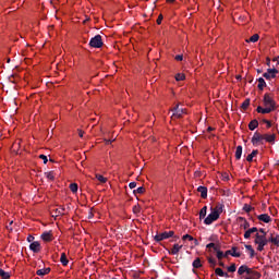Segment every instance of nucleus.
I'll use <instances>...</instances> for the list:
<instances>
[{
	"label": "nucleus",
	"instance_id": "8fccbe9b",
	"mask_svg": "<svg viewBox=\"0 0 279 279\" xmlns=\"http://www.w3.org/2000/svg\"><path fill=\"white\" fill-rule=\"evenodd\" d=\"M56 213H58V215H64V207H60Z\"/></svg>",
	"mask_w": 279,
	"mask_h": 279
},
{
	"label": "nucleus",
	"instance_id": "bb28decb",
	"mask_svg": "<svg viewBox=\"0 0 279 279\" xmlns=\"http://www.w3.org/2000/svg\"><path fill=\"white\" fill-rule=\"evenodd\" d=\"M245 250L250 251V258H254V256L256 255L254 247H252V245H250V244H246Z\"/></svg>",
	"mask_w": 279,
	"mask_h": 279
},
{
	"label": "nucleus",
	"instance_id": "393cba45",
	"mask_svg": "<svg viewBox=\"0 0 279 279\" xmlns=\"http://www.w3.org/2000/svg\"><path fill=\"white\" fill-rule=\"evenodd\" d=\"M60 263L63 265V267H66V265H69V258H66V253L61 254Z\"/></svg>",
	"mask_w": 279,
	"mask_h": 279
},
{
	"label": "nucleus",
	"instance_id": "69168bd1",
	"mask_svg": "<svg viewBox=\"0 0 279 279\" xmlns=\"http://www.w3.org/2000/svg\"><path fill=\"white\" fill-rule=\"evenodd\" d=\"M110 143H112V141L106 140V145H110Z\"/></svg>",
	"mask_w": 279,
	"mask_h": 279
},
{
	"label": "nucleus",
	"instance_id": "49530a36",
	"mask_svg": "<svg viewBox=\"0 0 279 279\" xmlns=\"http://www.w3.org/2000/svg\"><path fill=\"white\" fill-rule=\"evenodd\" d=\"M208 263L211 265V267H215L217 265V260L214 258H208Z\"/></svg>",
	"mask_w": 279,
	"mask_h": 279
},
{
	"label": "nucleus",
	"instance_id": "052dcab7",
	"mask_svg": "<svg viewBox=\"0 0 279 279\" xmlns=\"http://www.w3.org/2000/svg\"><path fill=\"white\" fill-rule=\"evenodd\" d=\"M272 62H277V64H279V59H278V57H276L275 59H272Z\"/></svg>",
	"mask_w": 279,
	"mask_h": 279
},
{
	"label": "nucleus",
	"instance_id": "f03ea898",
	"mask_svg": "<svg viewBox=\"0 0 279 279\" xmlns=\"http://www.w3.org/2000/svg\"><path fill=\"white\" fill-rule=\"evenodd\" d=\"M238 276H243L244 279H260V272L248 268L247 265H242L238 269Z\"/></svg>",
	"mask_w": 279,
	"mask_h": 279
},
{
	"label": "nucleus",
	"instance_id": "dca6fc26",
	"mask_svg": "<svg viewBox=\"0 0 279 279\" xmlns=\"http://www.w3.org/2000/svg\"><path fill=\"white\" fill-rule=\"evenodd\" d=\"M41 239L43 241H46L47 243L53 241V234L51 233V231H46L41 234Z\"/></svg>",
	"mask_w": 279,
	"mask_h": 279
},
{
	"label": "nucleus",
	"instance_id": "a18cd8bd",
	"mask_svg": "<svg viewBox=\"0 0 279 279\" xmlns=\"http://www.w3.org/2000/svg\"><path fill=\"white\" fill-rule=\"evenodd\" d=\"M174 60H177L178 62H182L184 60V57L182 54H177Z\"/></svg>",
	"mask_w": 279,
	"mask_h": 279
},
{
	"label": "nucleus",
	"instance_id": "4468645a",
	"mask_svg": "<svg viewBox=\"0 0 279 279\" xmlns=\"http://www.w3.org/2000/svg\"><path fill=\"white\" fill-rule=\"evenodd\" d=\"M254 232H256V234H257L258 228L253 227V228L246 229V231L244 233V239H252V234H254Z\"/></svg>",
	"mask_w": 279,
	"mask_h": 279
},
{
	"label": "nucleus",
	"instance_id": "338daca9",
	"mask_svg": "<svg viewBox=\"0 0 279 279\" xmlns=\"http://www.w3.org/2000/svg\"><path fill=\"white\" fill-rule=\"evenodd\" d=\"M194 243H195V245H199V242H197L196 239H194Z\"/></svg>",
	"mask_w": 279,
	"mask_h": 279
},
{
	"label": "nucleus",
	"instance_id": "a211bd4d",
	"mask_svg": "<svg viewBox=\"0 0 279 279\" xmlns=\"http://www.w3.org/2000/svg\"><path fill=\"white\" fill-rule=\"evenodd\" d=\"M197 192L201 193V197L206 199L208 197V189L206 186H198Z\"/></svg>",
	"mask_w": 279,
	"mask_h": 279
},
{
	"label": "nucleus",
	"instance_id": "a19ab883",
	"mask_svg": "<svg viewBox=\"0 0 279 279\" xmlns=\"http://www.w3.org/2000/svg\"><path fill=\"white\" fill-rule=\"evenodd\" d=\"M70 191H72L73 193H76L77 192V183H71Z\"/></svg>",
	"mask_w": 279,
	"mask_h": 279
},
{
	"label": "nucleus",
	"instance_id": "603ef678",
	"mask_svg": "<svg viewBox=\"0 0 279 279\" xmlns=\"http://www.w3.org/2000/svg\"><path fill=\"white\" fill-rule=\"evenodd\" d=\"M174 234L175 232L173 231H167L168 239H171Z\"/></svg>",
	"mask_w": 279,
	"mask_h": 279
},
{
	"label": "nucleus",
	"instance_id": "f257e3e1",
	"mask_svg": "<svg viewBox=\"0 0 279 279\" xmlns=\"http://www.w3.org/2000/svg\"><path fill=\"white\" fill-rule=\"evenodd\" d=\"M263 106H258L256 108V112L259 114H269L270 112H274L276 110V100L274 99V96H270L269 94H265L263 98Z\"/></svg>",
	"mask_w": 279,
	"mask_h": 279
},
{
	"label": "nucleus",
	"instance_id": "2eb2a0df",
	"mask_svg": "<svg viewBox=\"0 0 279 279\" xmlns=\"http://www.w3.org/2000/svg\"><path fill=\"white\" fill-rule=\"evenodd\" d=\"M192 266H193V274H197V270L195 269H199L203 267L202 265V259L199 257H197L193 263H192Z\"/></svg>",
	"mask_w": 279,
	"mask_h": 279
},
{
	"label": "nucleus",
	"instance_id": "13d9d810",
	"mask_svg": "<svg viewBox=\"0 0 279 279\" xmlns=\"http://www.w3.org/2000/svg\"><path fill=\"white\" fill-rule=\"evenodd\" d=\"M78 136H80L81 138H83V137H84V133H83V131H82V130H80V131H78Z\"/></svg>",
	"mask_w": 279,
	"mask_h": 279
},
{
	"label": "nucleus",
	"instance_id": "9b49d317",
	"mask_svg": "<svg viewBox=\"0 0 279 279\" xmlns=\"http://www.w3.org/2000/svg\"><path fill=\"white\" fill-rule=\"evenodd\" d=\"M40 242L38 241L32 242L29 245V250L34 252V254H38V252H40Z\"/></svg>",
	"mask_w": 279,
	"mask_h": 279
},
{
	"label": "nucleus",
	"instance_id": "58836bf2",
	"mask_svg": "<svg viewBox=\"0 0 279 279\" xmlns=\"http://www.w3.org/2000/svg\"><path fill=\"white\" fill-rule=\"evenodd\" d=\"M45 175L48 180H56V177L53 175V171L45 172Z\"/></svg>",
	"mask_w": 279,
	"mask_h": 279
},
{
	"label": "nucleus",
	"instance_id": "72a5a7b5",
	"mask_svg": "<svg viewBox=\"0 0 279 279\" xmlns=\"http://www.w3.org/2000/svg\"><path fill=\"white\" fill-rule=\"evenodd\" d=\"M96 180H99L101 184H106L108 182V179L101 174H96Z\"/></svg>",
	"mask_w": 279,
	"mask_h": 279
},
{
	"label": "nucleus",
	"instance_id": "a878e982",
	"mask_svg": "<svg viewBox=\"0 0 279 279\" xmlns=\"http://www.w3.org/2000/svg\"><path fill=\"white\" fill-rule=\"evenodd\" d=\"M207 250H214V252H218L219 247H221L219 244H215V243H209L206 245Z\"/></svg>",
	"mask_w": 279,
	"mask_h": 279
},
{
	"label": "nucleus",
	"instance_id": "b1692460",
	"mask_svg": "<svg viewBox=\"0 0 279 279\" xmlns=\"http://www.w3.org/2000/svg\"><path fill=\"white\" fill-rule=\"evenodd\" d=\"M256 128H258V120H252L248 123V130H251V132H254Z\"/></svg>",
	"mask_w": 279,
	"mask_h": 279
},
{
	"label": "nucleus",
	"instance_id": "37998d69",
	"mask_svg": "<svg viewBox=\"0 0 279 279\" xmlns=\"http://www.w3.org/2000/svg\"><path fill=\"white\" fill-rule=\"evenodd\" d=\"M243 210H244L245 213H252V206H251V205H247V204H244Z\"/></svg>",
	"mask_w": 279,
	"mask_h": 279
},
{
	"label": "nucleus",
	"instance_id": "7ed1b4c3",
	"mask_svg": "<svg viewBox=\"0 0 279 279\" xmlns=\"http://www.w3.org/2000/svg\"><path fill=\"white\" fill-rule=\"evenodd\" d=\"M255 245H257V252H263L265 250V245L269 243V240L265 235H260V233L255 234L254 240Z\"/></svg>",
	"mask_w": 279,
	"mask_h": 279
},
{
	"label": "nucleus",
	"instance_id": "e433bc0d",
	"mask_svg": "<svg viewBox=\"0 0 279 279\" xmlns=\"http://www.w3.org/2000/svg\"><path fill=\"white\" fill-rule=\"evenodd\" d=\"M133 193H134V195H136V193H138L140 195H143V193H145V187L140 186L136 190H134Z\"/></svg>",
	"mask_w": 279,
	"mask_h": 279
},
{
	"label": "nucleus",
	"instance_id": "5fc2aeb1",
	"mask_svg": "<svg viewBox=\"0 0 279 279\" xmlns=\"http://www.w3.org/2000/svg\"><path fill=\"white\" fill-rule=\"evenodd\" d=\"M1 278L2 279H10V272H4V275Z\"/></svg>",
	"mask_w": 279,
	"mask_h": 279
},
{
	"label": "nucleus",
	"instance_id": "f704fd0d",
	"mask_svg": "<svg viewBox=\"0 0 279 279\" xmlns=\"http://www.w3.org/2000/svg\"><path fill=\"white\" fill-rule=\"evenodd\" d=\"M242 110H246L247 108H250V98H246L242 105H241Z\"/></svg>",
	"mask_w": 279,
	"mask_h": 279
},
{
	"label": "nucleus",
	"instance_id": "0e129e2a",
	"mask_svg": "<svg viewBox=\"0 0 279 279\" xmlns=\"http://www.w3.org/2000/svg\"><path fill=\"white\" fill-rule=\"evenodd\" d=\"M271 64V60H269V58L267 59V66H270Z\"/></svg>",
	"mask_w": 279,
	"mask_h": 279
},
{
	"label": "nucleus",
	"instance_id": "5701e85b",
	"mask_svg": "<svg viewBox=\"0 0 279 279\" xmlns=\"http://www.w3.org/2000/svg\"><path fill=\"white\" fill-rule=\"evenodd\" d=\"M241 156H243V146H236L235 148V158L241 160Z\"/></svg>",
	"mask_w": 279,
	"mask_h": 279
},
{
	"label": "nucleus",
	"instance_id": "ea45409f",
	"mask_svg": "<svg viewBox=\"0 0 279 279\" xmlns=\"http://www.w3.org/2000/svg\"><path fill=\"white\" fill-rule=\"evenodd\" d=\"M133 213H134V215H140L141 214V205L133 206Z\"/></svg>",
	"mask_w": 279,
	"mask_h": 279
},
{
	"label": "nucleus",
	"instance_id": "6e6d98bb",
	"mask_svg": "<svg viewBox=\"0 0 279 279\" xmlns=\"http://www.w3.org/2000/svg\"><path fill=\"white\" fill-rule=\"evenodd\" d=\"M129 187H130V189H136V182H131V183L129 184Z\"/></svg>",
	"mask_w": 279,
	"mask_h": 279
},
{
	"label": "nucleus",
	"instance_id": "412c9836",
	"mask_svg": "<svg viewBox=\"0 0 279 279\" xmlns=\"http://www.w3.org/2000/svg\"><path fill=\"white\" fill-rule=\"evenodd\" d=\"M216 276H219L220 278H230V276L223 271L221 268H216L215 269Z\"/></svg>",
	"mask_w": 279,
	"mask_h": 279
},
{
	"label": "nucleus",
	"instance_id": "9d476101",
	"mask_svg": "<svg viewBox=\"0 0 279 279\" xmlns=\"http://www.w3.org/2000/svg\"><path fill=\"white\" fill-rule=\"evenodd\" d=\"M226 206L222 204V203H218L216 204L215 208H210L211 213H217L218 214V217H220L221 213H223V208Z\"/></svg>",
	"mask_w": 279,
	"mask_h": 279
},
{
	"label": "nucleus",
	"instance_id": "4d7b16f0",
	"mask_svg": "<svg viewBox=\"0 0 279 279\" xmlns=\"http://www.w3.org/2000/svg\"><path fill=\"white\" fill-rule=\"evenodd\" d=\"M27 241H28V243H32L34 241V236L33 235H28L27 236Z\"/></svg>",
	"mask_w": 279,
	"mask_h": 279
},
{
	"label": "nucleus",
	"instance_id": "774afa93",
	"mask_svg": "<svg viewBox=\"0 0 279 279\" xmlns=\"http://www.w3.org/2000/svg\"><path fill=\"white\" fill-rule=\"evenodd\" d=\"M92 217H93V213H89V219H92Z\"/></svg>",
	"mask_w": 279,
	"mask_h": 279
},
{
	"label": "nucleus",
	"instance_id": "680f3d73",
	"mask_svg": "<svg viewBox=\"0 0 279 279\" xmlns=\"http://www.w3.org/2000/svg\"><path fill=\"white\" fill-rule=\"evenodd\" d=\"M219 266L220 267H226V264H223V262H219Z\"/></svg>",
	"mask_w": 279,
	"mask_h": 279
},
{
	"label": "nucleus",
	"instance_id": "f3484780",
	"mask_svg": "<svg viewBox=\"0 0 279 279\" xmlns=\"http://www.w3.org/2000/svg\"><path fill=\"white\" fill-rule=\"evenodd\" d=\"M264 141L274 145L276 143V134H264Z\"/></svg>",
	"mask_w": 279,
	"mask_h": 279
},
{
	"label": "nucleus",
	"instance_id": "423d86ee",
	"mask_svg": "<svg viewBox=\"0 0 279 279\" xmlns=\"http://www.w3.org/2000/svg\"><path fill=\"white\" fill-rule=\"evenodd\" d=\"M251 143L253 145H263V143H265V135L258 133V131H256L251 140Z\"/></svg>",
	"mask_w": 279,
	"mask_h": 279
},
{
	"label": "nucleus",
	"instance_id": "ddd939ff",
	"mask_svg": "<svg viewBox=\"0 0 279 279\" xmlns=\"http://www.w3.org/2000/svg\"><path fill=\"white\" fill-rule=\"evenodd\" d=\"M154 239L157 243H160V241L169 239V235L167 234V231H165L162 233H157Z\"/></svg>",
	"mask_w": 279,
	"mask_h": 279
},
{
	"label": "nucleus",
	"instance_id": "09e8293b",
	"mask_svg": "<svg viewBox=\"0 0 279 279\" xmlns=\"http://www.w3.org/2000/svg\"><path fill=\"white\" fill-rule=\"evenodd\" d=\"M162 19H163L162 14H159V16L157 19V25H161Z\"/></svg>",
	"mask_w": 279,
	"mask_h": 279
},
{
	"label": "nucleus",
	"instance_id": "79ce46f5",
	"mask_svg": "<svg viewBox=\"0 0 279 279\" xmlns=\"http://www.w3.org/2000/svg\"><path fill=\"white\" fill-rule=\"evenodd\" d=\"M194 241V238L191 234H185L182 236V241Z\"/></svg>",
	"mask_w": 279,
	"mask_h": 279
},
{
	"label": "nucleus",
	"instance_id": "6ab92c4d",
	"mask_svg": "<svg viewBox=\"0 0 279 279\" xmlns=\"http://www.w3.org/2000/svg\"><path fill=\"white\" fill-rule=\"evenodd\" d=\"M182 248V245L174 244L171 251H168V254H171L172 256H175V254L180 253V250Z\"/></svg>",
	"mask_w": 279,
	"mask_h": 279
},
{
	"label": "nucleus",
	"instance_id": "de8ad7c7",
	"mask_svg": "<svg viewBox=\"0 0 279 279\" xmlns=\"http://www.w3.org/2000/svg\"><path fill=\"white\" fill-rule=\"evenodd\" d=\"M257 232H260V236H267V232L265 231V229H257Z\"/></svg>",
	"mask_w": 279,
	"mask_h": 279
},
{
	"label": "nucleus",
	"instance_id": "473e14b6",
	"mask_svg": "<svg viewBox=\"0 0 279 279\" xmlns=\"http://www.w3.org/2000/svg\"><path fill=\"white\" fill-rule=\"evenodd\" d=\"M208 210L207 206H204L199 211V219H204L206 217V213Z\"/></svg>",
	"mask_w": 279,
	"mask_h": 279
},
{
	"label": "nucleus",
	"instance_id": "39448f33",
	"mask_svg": "<svg viewBox=\"0 0 279 279\" xmlns=\"http://www.w3.org/2000/svg\"><path fill=\"white\" fill-rule=\"evenodd\" d=\"M172 119H182V117L184 114H186V109L184 108H180V105H177L173 109H172Z\"/></svg>",
	"mask_w": 279,
	"mask_h": 279
},
{
	"label": "nucleus",
	"instance_id": "f8f14e48",
	"mask_svg": "<svg viewBox=\"0 0 279 279\" xmlns=\"http://www.w3.org/2000/svg\"><path fill=\"white\" fill-rule=\"evenodd\" d=\"M258 221H263L264 223H271V217L268 214H262L257 216Z\"/></svg>",
	"mask_w": 279,
	"mask_h": 279
},
{
	"label": "nucleus",
	"instance_id": "864d4df0",
	"mask_svg": "<svg viewBox=\"0 0 279 279\" xmlns=\"http://www.w3.org/2000/svg\"><path fill=\"white\" fill-rule=\"evenodd\" d=\"M264 123H266L267 128H271V121L269 120H263Z\"/></svg>",
	"mask_w": 279,
	"mask_h": 279
},
{
	"label": "nucleus",
	"instance_id": "c9c22d12",
	"mask_svg": "<svg viewBox=\"0 0 279 279\" xmlns=\"http://www.w3.org/2000/svg\"><path fill=\"white\" fill-rule=\"evenodd\" d=\"M177 82H184L186 80V76L183 73H179L175 75Z\"/></svg>",
	"mask_w": 279,
	"mask_h": 279
},
{
	"label": "nucleus",
	"instance_id": "3c124183",
	"mask_svg": "<svg viewBox=\"0 0 279 279\" xmlns=\"http://www.w3.org/2000/svg\"><path fill=\"white\" fill-rule=\"evenodd\" d=\"M228 256H232V250L226 251L225 258H228Z\"/></svg>",
	"mask_w": 279,
	"mask_h": 279
},
{
	"label": "nucleus",
	"instance_id": "0eeeda50",
	"mask_svg": "<svg viewBox=\"0 0 279 279\" xmlns=\"http://www.w3.org/2000/svg\"><path fill=\"white\" fill-rule=\"evenodd\" d=\"M219 219V214L211 211L204 220L205 226H211L214 221H217Z\"/></svg>",
	"mask_w": 279,
	"mask_h": 279
},
{
	"label": "nucleus",
	"instance_id": "4be33fe9",
	"mask_svg": "<svg viewBox=\"0 0 279 279\" xmlns=\"http://www.w3.org/2000/svg\"><path fill=\"white\" fill-rule=\"evenodd\" d=\"M51 272V268H44V269H38L37 271H36V274H37V276H47L48 274H50Z\"/></svg>",
	"mask_w": 279,
	"mask_h": 279
},
{
	"label": "nucleus",
	"instance_id": "7c9ffc66",
	"mask_svg": "<svg viewBox=\"0 0 279 279\" xmlns=\"http://www.w3.org/2000/svg\"><path fill=\"white\" fill-rule=\"evenodd\" d=\"M258 38H260V36H258V34H254L250 39H246V43H258Z\"/></svg>",
	"mask_w": 279,
	"mask_h": 279
},
{
	"label": "nucleus",
	"instance_id": "c03bdc74",
	"mask_svg": "<svg viewBox=\"0 0 279 279\" xmlns=\"http://www.w3.org/2000/svg\"><path fill=\"white\" fill-rule=\"evenodd\" d=\"M39 158H40V160H44V165H47V162H49L47 155H39Z\"/></svg>",
	"mask_w": 279,
	"mask_h": 279
},
{
	"label": "nucleus",
	"instance_id": "6e6552de",
	"mask_svg": "<svg viewBox=\"0 0 279 279\" xmlns=\"http://www.w3.org/2000/svg\"><path fill=\"white\" fill-rule=\"evenodd\" d=\"M276 75H278V70L274 68L268 69L267 72L263 74V77H265V80H275Z\"/></svg>",
	"mask_w": 279,
	"mask_h": 279
},
{
	"label": "nucleus",
	"instance_id": "2f4dec72",
	"mask_svg": "<svg viewBox=\"0 0 279 279\" xmlns=\"http://www.w3.org/2000/svg\"><path fill=\"white\" fill-rule=\"evenodd\" d=\"M215 253H216L218 260H221V258H226L225 254L221 252V246H219L218 251H215Z\"/></svg>",
	"mask_w": 279,
	"mask_h": 279
},
{
	"label": "nucleus",
	"instance_id": "aec40b11",
	"mask_svg": "<svg viewBox=\"0 0 279 279\" xmlns=\"http://www.w3.org/2000/svg\"><path fill=\"white\" fill-rule=\"evenodd\" d=\"M257 82H258L257 88L259 90H265V88L267 87V83L265 82V78L259 77L257 78Z\"/></svg>",
	"mask_w": 279,
	"mask_h": 279
},
{
	"label": "nucleus",
	"instance_id": "20e7f679",
	"mask_svg": "<svg viewBox=\"0 0 279 279\" xmlns=\"http://www.w3.org/2000/svg\"><path fill=\"white\" fill-rule=\"evenodd\" d=\"M89 47L93 49H101L104 47V40L101 39V35H96L89 40Z\"/></svg>",
	"mask_w": 279,
	"mask_h": 279
},
{
	"label": "nucleus",
	"instance_id": "4c0bfd02",
	"mask_svg": "<svg viewBox=\"0 0 279 279\" xmlns=\"http://www.w3.org/2000/svg\"><path fill=\"white\" fill-rule=\"evenodd\" d=\"M227 270L230 274H234V271H236V264H231L229 267H227Z\"/></svg>",
	"mask_w": 279,
	"mask_h": 279
},
{
	"label": "nucleus",
	"instance_id": "c85d7f7f",
	"mask_svg": "<svg viewBox=\"0 0 279 279\" xmlns=\"http://www.w3.org/2000/svg\"><path fill=\"white\" fill-rule=\"evenodd\" d=\"M255 156H258V150H253L250 155H247L246 157L247 162H252Z\"/></svg>",
	"mask_w": 279,
	"mask_h": 279
},
{
	"label": "nucleus",
	"instance_id": "1a4fd4ad",
	"mask_svg": "<svg viewBox=\"0 0 279 279\" xmlns=\"http://www.w3.org/2000/svg\"><path fill=\"white\" fill-rule=\"evenodd\" d=\"M236 221L240 225V228H242V230L250 229V222L244 217H238Z\"/></svg>",
	"mask_w": 279,
	"mask_h": 279
},
{
	"label": "nucleus",
	"instance_id": "cd10ccee",
	"mask_svg": "<svg viewBox=\"0 0 279 279\" xmlns=\"http://www.w3.org/2000/svg\"><path fill=\"white\" fill-rule=\"evenodd\" d=\"M269 243H274V245H276L277 247H279V235H276L275 238L274 236H270L268 239Z\"/></svg>",
	"mask_w": 279,
	"mask_h": 279
},
{
	"label": "nucleus",
	"instance_id": "bf43d9fd",
	"mask_svg": "<svg viewBox=\"0 0 279 279\" xmlns=\"http://www.w3.org/2000/svg\"><path fill=\"white\" fill-rule=\"evenodd\" d=\"M5 274H7V272H5L3 269L0 268V276H1V277H2V276H5Z\"/></svg>",
	"mask_w": 279,
	"mask_h": 279
},
{
	"label": "nucleus",
	"instance_id": "e2e57ef3",
	"mask_svg": "<svg viewBox=\"0 0 279 279\" xmlns=\"http://www.w3.org/2000/svg\"><path fill=\"white\" fill-rule=\"evenodd\" d=\"M167 3H175V0H166Z\"/></svg>",
	"mask_w": 279,
	"mask_h": 279
},
{
	"label": "nucleus",
	"instance_id": "c756f323",
	"mask_svg": "<svg viewBox=\"0 0 279 279\" xmlns=\"http://www.w3.org/2000/svg\"><path fill=\"white\" fill-rule=\"evenodd\" d=\"M236 250V246H232L231 256H233L234 258H241V253H238Z\"/></svg>",
	"mask_w": 279,
	"mask_h": 279
}]
</instances>
